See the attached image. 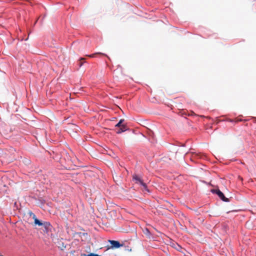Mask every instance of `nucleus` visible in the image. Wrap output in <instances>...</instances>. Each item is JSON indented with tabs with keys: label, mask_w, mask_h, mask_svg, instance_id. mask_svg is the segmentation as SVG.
Returning <instances> with one entry per match:
<instances>
[{
	"label": "nucleus",
	"mask_w": 256,
	"mask_h": 256,
	"mask_svg": "<svg viewBox=\"0 0 256 256\" xmlns=\"http://www.w3.org/2000/svg\"><path fill=\"white\" fill-rule=\"evenodd\" d=\"M133 179L136 180V183H138V184H140L143 186V188L144 190H146L148 192H149L146 184L140 178L139 176H138L137 175H134L133 176Z\"/></svg>",
	"instance_id": "obj_1"
},
{
	"label": "nucleus",
	"mask_w": 256,
	"mask_h": 256,
	"mask_svg": "<svg viewBox=\"0 0 256 256\" xmlns=\"http://www.w3.org/2000/svg\"><path fill=\"white\" fill-rule=\"evenodd\" d=\"M73 236L74 237L80 238L82 241H86L88 239V235L86 232H74Z\"/></svg>",
	"instance_id": "obj_2"
},
{
	"label": "nucleus",
	"mask_w": 256,
	"mask_h": 256,
	"mask_svg": "<svg viewBox=\"0 0 256 256\" xmlns=\"http://www.w3.org/2000/svg\"><path fill=\"white\" fill-rule=\"evenodd\" d=\"M212 192L214 193H216L218 197L223 201L226 202H229V199L225 197L224 194L219 190H212Z\"/></svg>",
	"instance_id": "obj_3"
},
{
	"label": "nucleus",
	"mask_w": 256,
	"mask_h": 256,
	"mask_svg": "<svg viewBox=\"0 0 256 256\" xmlns=\"http://www.w3.org/2000/svg\"><path fill=\"white\" fill-rule=\"evenodd\" d=\"M34 224L36 225H38L39 226H44L45 228L46 229H48L49 228L50 226V224L49 222H45L44 223H42L41 222L40 220H38L36 217L35 218H34Z\"/></svg>",
	"instance_id": "obj_4"
},
{
	"label": "nucleus",
	"mask_w": 256,
	"mask_h": 256,
	"mask_svg": "<svg viewBox=\"0 0 256 256\" xmlns=\"http://www.w3.org/2000/svg\"><path fill=\"white\" fill-rule=\"evenodd\" d=\"M109 242L111 244L112 248H118L122 246V244H120L119 242L116 240H110Z\"/></svg>",
	"instance_id": "obj_5"
},
{
	"label": "nucleus",
	"mask_w": 256,
	"mask_h": 256,
	"mask_svg": "<svg viewBox=\"0 0 256 256\" xmlns=\"http://www.w3.org/2000/svg\"><path fill=\"white\" fill-rule=\"evenodd\" d=\"M127 130L126 126L124 124H122L118 130L116 132L117 134H121L122 132H125Z\"/></svg>",
	"instance_id": "obj_6"
},
{
	"label": "nucleus",
	"mask_w": 256,
	"mask_h": 256,
	"mask_svg": "<svg viewBox=\"0 0 256 256\" xmlns=\"http://www.w3.org/2000/svg\"><path fill=\"white\" fill-rule=\"evenodd\" d=\"M97 54L105 56L108 57V56L106 54H104V53H102V52H96V53L90 54V55H88V56L90 57V58H94V57L96 55H97Z\"/></svg>",
	"instance_id": "obj_7"
},
{
	"label": "nucleus",
	"mask_w": 256,
	"mask_h": 256,
	"mask_svg": "<svg viewBox=\"0 0 256 256\" xmlns=\"http://www.w3.org/2000/svg\"><path fill=\"white\" fill-rule=\"evenodd\" d=\"M124 122V119H121L119 121V122L115 126L116 127H118V128H120Z\"/></svg>",
	"instance_id": "obj_8"
},
{
	"label": "nucleus",
	"mask_w": 256,
	"mask_h": 256,
	"mask_svg": "<svg viewBox=\"0 0 256 256\" xmlns=\"http://www.w3.org/2000/svg\"><path fill=\"white\" fill-rule=\"evenodd\" d=\"M82 256H98V254L94 253H90L88 254H82Z\"/></svg>",
	"instance_id": "obj_9"
},
{
	"label": "nucleus",
	"mask_w": 256,
	"mask_h": 256,
	"mask_svg": "<svg viewBox=\"0 0 256 256\" xmlns=\"http://www.w3.org/2000/svg\"><path fill=\"white\" fill-rule=\"evenodd\" d=\"M28 214H30V216H32L33 219L35 218L36 217V215L32 212H29Z\"/></svg>",
	"instance_id": "obj_10"
},
{
	"label": "nucleus",
	"mask_w": 256,
	"mask_h": 256,
	"mask_svg": "<svg viewBox=\"0 0 256 256\" xmlns=\"http://www.w3.org/2000/svg\"><path fill=\"white\" fill-rule=\"evenodd\" d=\"M82 64H83V62H80V63H79V66L80 67H81L82 66Z\"/></svg>",
	"instance_id": "obj_11"
},
{
	"label": "nucleus",
	"mask_w": 256,
	"mask_h": 256,
	"mask_svg": "<svg viewBox=\"0 0 256 256\" xmlns=\"http://www.w3.org/2000/svg\"><path fill=\"white\" fill-rule=\"evenodd\" d=\"M85 60V58H80V60L81 61V60Z\"/></svg>",
	"instance_id": "obj_12"
},
{
	"label": "nucleus",
	"mask_w": 256,
	"mask_h": 256,
	"mask_svg": "<svg viewBox=\"0 0 256 256\" xmlns=\"http://www.w3.org/2000/svg\"><path fill=\"white\" fill-rule=\"evenodd\" d=\"M228 121H229V122H232L233 120H228Z\"/></svg>",
	"instance_id": "obj_13"
},
{
	"label": "nucleus",
	"mask_w": 256,
	"mask_h": 256,
	"mask_svg": "<svg viewBox=\"0 0 256 256\" xmlns=\"http://www.w3.org/2000/svg\"><path fill=\"white\" fill-rule=\"evenodd\" d=\"M241 120H236V122L241 121Z\"/></svg>",
	"instance_id": "obj_14"
},
{
	"label": "nucleus",
	"mask_w": 256,
	"mask_h": 256,
	"mask_svg": "<svg viewBox=\"0 0 256 256\" xmlns=\"http://www.w3.org/2000/svg\"><path fill=\"white\" fill-rule=\"evenodd\" d=\"M0 256H2V255H0Z\"/></svg>",
	"instance_id": "obj_15"
}]
</instances>
